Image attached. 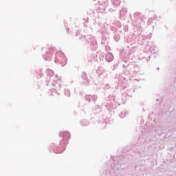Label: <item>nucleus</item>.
Returning <instances> with one entry per match:
<instances>
[{
    "label": "nucleus",
    "instance_id": "obj_1",
    "mask_svg": "<svg viewBox=\"0 0 176 176\" xmlns=\"http://www.w3.org/2000/svg\"><path fill=\"white\" fill-rule=\"evenodd\" d=\"M106 60L109 61V63H111V61H113V55L111 53L107 54Z\"/></svg>",
    "mask_w": 176,
    "mask_h": 176
}]
</instances>
